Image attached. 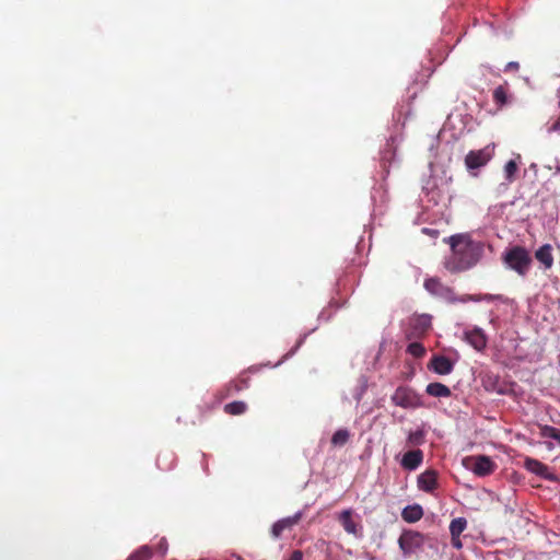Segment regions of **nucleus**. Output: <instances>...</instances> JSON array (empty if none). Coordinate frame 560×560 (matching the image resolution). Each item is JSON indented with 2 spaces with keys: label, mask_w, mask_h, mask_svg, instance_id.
<instances>
[{
  "label": "nucleus",
  "mask_w": 560,
  "mask_h": 560,
  "mask_svg": "<svg viewBox=\"0 0 560 560\" xmlns=\"http://www.w3.org/2000/svg\"><path fill=\"white\" fill-rule=\"evenodd\" d=\"M452 249L446 267L452 272H459L474 267L482 255V246L468 235L455 234L445 240Z\"/></svg>",
  "instance_id": "obj_1"
},
{
  "label": "nucleus",
  "mask_w": 560,
  "mask_h": 560,
  "mask_svg": "<svg viewBox=\"0 0 560 560\" xmlns=\"http://www.w3.org/2000/svg\"><path fill=\"white\" fill-rule=\"evenodd\" d=\"M502 261L508 269L524 278L532 267L533 259L527 248L515 245L504 250Z\"/></svg>",
  "instance_id": "obj_2"
},
{
  "label": "nucleus",
  "mask_w": 560,
  "mask_h": 560,
  "mask_svg": "<svg viewBox=\"0 0 560 560\" xmlns=\"http://www.w3.org/2000/svg\"><path fill=\"white\" fill-rule=\"evenodd\" d=\"M390 400L395 406L404 409H417L423 407L422 396L408 386H398Z\"/></svg>",
  "instance_id": "obj_3"
},
{
  "label": "nucleus",
  "mask_w": 560,
  "mask_h": 560,
  "mask_svg": "<svg viewBox=\"0 0 560 560\" xmlns=\"http://www.w3.org/2000/svg\"><path fill=\"white\" fill-rule=\"evenodd\" d=\"M424 289L434 298L446 303H460V296H457L454 290L444 284L439 278L432 277L424 280Z\"/></svg>",
  "instance_id": "obj_4"
},
{
  "label": "nucleus",
  "mask_w": 560,
  "mask_h": 560,
  "mask_svg": "<svg viewBox=\"0 0 560 560\" xmlns=\"http://www.w3.org/2000/svg\"><path fill=\"white\" fill-rule=\"evenodd\" d=\"M425 536L413 529H404L398 538V546L405 557L422 549Z\"/></svg>",
  "instance_id": "obj_5"
},
{
  "label": "nucleus",
  "mask_w": 560,
  "mask_h": 560,
  "mask_svg": "<svg viewBox=\"0 0 560 560\" xmlns=\"http://www.w3.org/2000/svg\"><path fill=\"white\" fill-rule=\"evenodd\" d=\"M493 155V148L486 147L480 150L470 151L465 158L468 170H477L485 166Z\"/></svg>",
  "instance_id": "obj_6"
},
{
  "label": "nucleus",
  "mask_w": 560,
  "mask_h": 560,
  "mask_svg": "<svg viewBox=\"0 0 560 560\" xmlns=\"http://www.w3.org/2000/svg\"><path fill=\"white\" fill-rule=\"evenodd\" d=\"M467 462L471 463V466L469 467L470 470L479 477L489 476L497 468L495 463L489 456L486 455H477L469 457Z\"/></svg>",
  "instance_id": "obj_7"
},
{
  "label": "nucleus",
  "mask_w": 560,
  "mask_h": 560,
  "mask_svg": "<svg viewBox=\"0 0 560 560\" xmlns=\"http://www.w3.org/2000/svg\"><path fill=\"white\" fill-rule=\"evenodd\" d=\"M303 517V512L298 511L291 516H287L283 518L278 520L273 525L271 526V536L275 539H278L281 537V535L287 530H292L295 525L299 524V522Z\"/></svg>",
  "instance_id": "obj_8"
},
{
  "label": "nucleus",
  "mask_w": 560,
  "mask_h": 560,
  "mask_svg": "<svg viewBox=\"0 0 560 560\" xmlns=\"http://www.w3.org/2000/svg\"><path fill=\"white\" fill-rule=\"evenodd\" d=\"M423 192L427 201L433 206H438L447 199V194L438 186L436 179L432 177L425 182Z\"/></svg>",
  "instance_id": "obj_9"
},
{
  "label": "nucleus",
  "mask_w": 560,
  "mask_h": 560,
  "mask_svg": "<svg viewBox=\"0 0 560 560\" xmlns=\"http://www.w3.org/2000/svg\"><path fill=\"white\" fill-rule=\"evenodd\" d=\"M524 467L532 474L549 481H557V476L550 468L538 459L527 457L524 462Z\"/></svg>",
  "instance_id": "obj_10"
},
{
  "label": "nucleus",
  "mask_w": 560,
  "mask_h": 560,
  "mask_svg": "<svg viewBox=\"0 0 560 560\" xmlns=\"http://www.w3.org/2000/svg\"><path fill=\"white\" fill-rule=\"evenodd\" d=\"M428 368L439 375H448L454 370V362L444 355H434Z\"/></svg>",
  "instance_id": "obj_11"
},
{
  "label": "nucleus",
  "mask_w": 560,
  "mask_h": 560,
  "mask_svg": "<svg viewBox=\"0 0 560 560\" xmlns=\"http://www.w3.org/2000/svg\"><path fill=\"white\" fill-rule=\"evenodd\" d=\"M464 339L477 351H482L487 347V336L481 328L465 331Z\"/></svg>",
  "instance_id": "obj_12"
},
{
  "label": "nucleus",
  "mask_w": 560,
  "mask_h": 560,
  "mask_svg": "<svg viewBox=\"0 0 560 560\" xmlns=\"http://www.w3.org/2000/svg\"><path fill=\"white\" fill-rule=\"evenodd\" d=\"M423 462V452L419 448L408 451L404 454L400 465L404 469L412 471L416 470Z\"/></svg>",
  "instance_id": "obj_13"
},
{
  "label": "nucleus",
  "mask_w": 560,
  "mask_h": 560,
  "mask_svg": "<svg viewBox=\"0 0 560 560\" xmlns=\"http://www.w3.org/2000/svg\"><path fill=\"white\" fill-rule=\"evenodd\" d=\"M418 488L424 492H432L438 487V472L428 469L420 474L417 479Z\"/></svg>",
  "instance_id": "obj_14"
},
{
  "label": "nucleus",
  "mask_w": 560,
  "mask_h": 560,
  "mask_svg": "<svg viewBox=\"0 0 560 560\" xmlns=\"http://www.w3.org/2000/svg\"><path fill=\"white\" fill-rule=\"evenodd\" d=\"M339 522L341 523L343 529L348 533V534H351L355 537H361L362 536V533H361V527L359 526V524L352 518V510L351 509H347V510H343L340 514H339Z\"/></svg>",
  "instance_id": "obj_15"
},
{
  "label": "nucleus",
  "mask_w": 560,
  "mask_h": 560,
  "mask_svg": "<svg viewBox=\"0 0 560 560\" xmlns=\"http://www.w3.org/2000/svg\"><path fill=\"white\" fill-rule=\"evenodd\" d=\"M536 260L542 266L544 270H549L553 266L552 246L544 244L535 250Z\"/></svg>",
  "instance_id": "obj_16"
},
{
  "label": "nucleus",
  "mask_w": 560,
  "mask_h": 560,
  "mask_svg": "<svg viewBox=\"0 0 560 560\" xmlns=\"http://www.w3.org/2000/svg\"><path fill=\"white\" fill-rule=\"evenodd\" d=\"M401 517L407 523H416L423 517V509L420 504H410L402 509Z\"/></svg>",
  "instance_id": "obj_17"
},
{
  "label": "nucleus",
  "mask_w": 560,
  "mask_h": 560,
  "mask_svg": "<svg viewBox=\"0 0 560 560\" xmlns=\"http://www.w3.org/2000/svg\"><path fill=\"white\" fill-rule=\"evenodd\" d=\"M425 393L432 397L438 398H446L452 395L450 387L439 382L428 384L425 387Z\"/></svg>",
  "instance_id": "obj_18"
},
{
  "label": "nucleus",
  "mask_w": 560,
  "mask_h": 560,
  "mask_svg": "<svg viewBox=\"0 0 560 560\" xmlns=\"http://www.w3.org/2000/svg\"><path fill=\"white\" fill-rule=\"evenodd\" d=\"M431 319L428 314L417 315L411 319V325L418 334H423L431 327Z\"/></svg>",
  "instance_id": "obj_19"
},
{
  "label": "nucleus",
  "mask_w": 560,
  "mask_h": 560,
  "mask_svg": "<svg viewBox=\"0 0 560 560\" xmlns=\"http://www.w3.org/2000/svg\"><path fill=\"white\" fill-rule=\"evenodd\" d=\"M504 298L501 294H478V295H471L466 294L460 296V303H467V302H481V301H503Z\"/></svg>",
  "instance_id": "obj_20"
},
{
  "label": "nucleus",
  "mask_w": 560,
  "mask_h": 560,
  "mask_svg": "<svg viewBox=\"0 0 560 560\" xmlns=\"http://www.w3.org/2000/svg\"><path fill=\"white\" fill-rule=\"evenodd\" d=\"M467 521L464 517L454 518L450 524V533L452 538L456 536H460V534L466 529Z\"/></svg>",
  "instance_id": "obj_21"
},
{
  "label": "nucleus",
  "mask_w": 560,
  "mask_h": 560,
  "mask_svg": "<svg viewBox=\"0 0 560 560\" xmlns=\"http://www.w3.org/2000/svg\"><path fill=\"white\" fill-rule=\"evenodd\" d=\"M153 552L151 547L143 545L135 550L127 560H150Z\"/></svg>",
  "instance_id": "obj_22"
},
{
  "label": "nucleus",
  "mask_w": 560,
  "mask_h": 560,
  "mask_svg": "<svg viewBox=\"0 0 560 560\" xmlns=\"http://www.w3.org/2000/svg\"><path fill=\"white\" fill-rule=\"evenodd\" d=\"M247 409V405L244 401H232L224 406V411L229 415L238 416L243 415Z\"/></svg>",
  "instance_id": "obj_23"
},
{
  "label": "nucleus",
  "mask_w": 560,
  "mask_h": 560,
  "mask_svg": "<svg viewBox=\"0 0 560 560\" xmlns=\"http://www.w3.org/2000/svg\"><path fill=\"white\" fill-rule=\"evenodd\" d=\"M350 439V432L347 429H338L331 436L334 446H343Z\"/></svg>",
  "instance_id": "obj_24"
},
{
  "label": "nucleus",
  "mask_w": 560,
  "mask_h": 560,
  "mask_svg": "<svg viewBox=\"0 0 560 560\" xmlns=\"http://www.w3.org/2000/svg\"><path fill=\"white\" fill-rule=\"evenodd\" d=\"M407 442L410 445H422L425 442V432L423 429H417L415 431H410L407 435Z\"/></svg>",
  "instance_id": "obj_25"
},
{
  "label": "nucleus",
  "mask_w": 560,
  "mask_h": 560,
  "mask_svg": "<svg viewBox=\"0 0 560 560\" xmlns=\"http://www.w3.org/2000/svg\"><path fill=\"white\" fill-rule=\"evenodd\" d=\"M493 102L502 107L508 104V91L505 86L499 85L493 91Z\"/></svg>",
  "instance_id": "obj_26"
},
{
  "label": "nucleus",
  "mask_w": 560,
  "mask_h": 560,
  "mask_svg": "<svg viewBox=\"0 0 560 560\" xmlns=\"http://www.w3.org/2000/svg\"><path fill=\"white\" fill-rule=\"evenodd\" d=\"M518 166L515 160H510L505 163L504 177L509 183L514 182Z\"/></svg>",
  "instance_id": "obj_27"
},
{
  "label": "nucleus",
  "mask_w": 560,
  "mask_h": 560,
  "mask_svg": "<svg viewBox=\"0 0 560 560\" xmlns=\"http://www.w3.org/2000/svg\"><path fill=\"white\" fill-rule=\"evenodd\" d=\"M407 352L415 358H421L425 353V348L420 342H411L407 347Z\"/></svg>",
  "instance_id": "obj_28"
},
{
  "label": "nucleus",
  "mask_w": 560,
  "mask_h": 560,
  "mask_svg": "<svg viewBox=\"0 0 560 560\" xmlns=\"http://www.w3.org/2000/svg\"><path fill=\"white\" fill-rule=\"evenodd\" d=\"M483 386L487 390L500 392L497 388L498 377L494 375H486L482 380Z\"/></svg>",
  "instance_id": "obj_29"
},
{
  "label": "nucleus",
  "mask_w": 560,
  "mask_h": 560,
  "mask_svg": "<svg viewBox=\"0 0 560 560\" xmlns=\"http://www.w3.org/2000/svg\"><path fill=\"white\" fill-rule=\"evenodd\" d=\"M539 430L541 438L553 439L558 429L548 424H544L539 427Z\"/></svg>",
  "instance_id": "obj_30"
},
{
  "label": "nucleus",
  "mask_w": 560,
  "mask_h": 560,
  "mask_svg": "<svg viewBox=\"0 0 560 560\" xmlns=\"http://www.w3.org/2000/svg\"><path fill=\"white\" fill-rule=\"evenodd\" d=\"M231 387H233L235 392H240V390L248 387V382L245 378L238 380V381L232 383Z\"/></svg>",
  "instance_id": "obj_31"
},
{
  "label": "nucleus",
  "mask_w": 560,
  "mask_h": 560,
  "mask_svg": "<svg viewBox=\"0 0 560 560\" xmlns=\"http://www.w3.org/2000/svg\"><path fill=\"white\" fill-rule=\"evenodd\" d=\"M158 551L162 555V556H165L166 552H167V549H168V542L166 540V538H161L159 544H158Z\"/></svg>",
  "instance_id": "obj_32"
},
{
  "label": "nucleus",
  "mask_w": 560,
  "mask_h": 560,
  "mask_svg": "<svg viewBox=\"0 0 560 560\" xmlns=\"http://www.w3.org/2000/svg\"><path fill=\"white\" fill-rule=\"evenodd\" d=\"M548 133H558L560 132V116L557 120H555L550 126L547 127Z\"/></svg>",
  "instance_id": "obj_33"
},
{
  "label": "nucleus",
  "mask_w": 560,
  "mask_h": 560,
  "mask_svg": "<svg viewBox=\"0 0 560 560\" xmlns=\"http://www.w3.org/2000/svg\"><path fill=\"white\" fill-rule=\"evenodd\" d=\"M520 68V65L518 62L516 61H510L509 63H506L505 68H504V71H512V70H518Z\"/></svg>",
  "instance_id": "obj_34"
},
{
  "label": "nucleus",
  "mask_w": 560,
  "mask_h": 560,
  "mask_svg": "<svg viewBox=\"0 0 560 560\" xmlns=\"http://www.w3.org/2000/svg\"><path fill=\"white\" fill-rule=\"evenodd\" d=\"M289 560H303V553H302V551H301V550H294V551L291 553V556H290Z\"/></svg>",
  "instance_id": "obj_35"
},
{
  "label": "nucleus",
  "mask_w": 560,
  "mask_h": 560,
  "mask_svg": "<svg viewBox=\"0 0 560 560\" xmlns=\"http://www.w3.org/2000/svg\"><path fill=\"white\" fill-rule=\"evenodd\" d=\"M452 545L456 549H460L462 548V541L459 539V536H456L455 538H452Z\"/></svg>",
  "instance_id": "obj_36"
},
{
  "label": "nucleus",
  "mask_w": 560,
  "mask_h": 560,
  "mask_svg": "<svg viewBox=\"0 0 560 560\" xmlns=\"http://www.w3.org/2000/svg\"><path fill=\"white\" fill-rule=\"evenodd\" d=\"M423 232L431 235V236H436L438 235V231L436 230H431V229H423Z\"/></svg>",
  "instance_id": "obj_37"
},
{
  "label": "nucleus",
  "mask_w": 560,
  "mask_h": 560,
  "mask_svg": "<svg viewBox=\"0 0 560 560\" xmlns=\"http://www.w3.org/2000/svg\"><path fill=\"white\" fill-rule=\"evenodd\" d=\"M552 440L557 441L558 444H560V430L559 429L557 430L556 435L553 436Z\"/></svg>",
  "instance_id": "obj_38"
},
{
  "label": "nucleus",
  "mask_w": 560,
  "mask_h": 560,
  "mask_svg": "<svg viewBox=\"0 0 560 560\" xmlns=\"http://www.w3.org/2000/svg\"><path fill=\"white\" fill-rule=\"evenodd\" d=\"M558 106L560 107V88L557 91Z\"/></svg>",
  "instance_id": "obj_39"
}]
</instances>
